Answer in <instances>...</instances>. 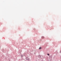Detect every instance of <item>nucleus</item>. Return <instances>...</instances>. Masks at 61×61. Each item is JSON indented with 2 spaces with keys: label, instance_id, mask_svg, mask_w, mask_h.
Listing matches in <instances>:
<instances>
[{
  "label": "nucleus",
  "instance_id": "obj_1",
  "mask_svg": "<svg viewBox=\"0 0 61 61\" xmlns=\"http://www.w3.org/2000/svg\"><path fill=\"white\" fill-rule=\"evenodd\" d=\"M42 48H41V47H40L39 48V49H41Z\"/></svg>",
  "mask_w": 61,
  "mask_h": 61
},
{
  "label": "nucleus",
  "instance_id": "obj_2",
  "mask_svg": "<svg viewBox=\"0 0 61 61\" xmlns=\"http://www.w3.org/2000/svg\"><path fill=\"white\" fill-rule=\"evenodd\" d=\"M42 38H44V37H42Z\"/></svg>",
  "mask_w": 61,
  "mask_h": 61
},
{
  "label": "nucleus",
  "instance_id": "obj_3",
  "mask_svg": "<svg viewBox=\"0 0 61 61\" xmlns=\"http://www.w3.org/2000/svg\"><path fill=\"white\" fill-rule=\"evenodd\" d=\"M47 55H48V56H49V54H47Z\"/></svg>",
  "mask_w": 61,
  "mask_h": 61
}]
</instances>
